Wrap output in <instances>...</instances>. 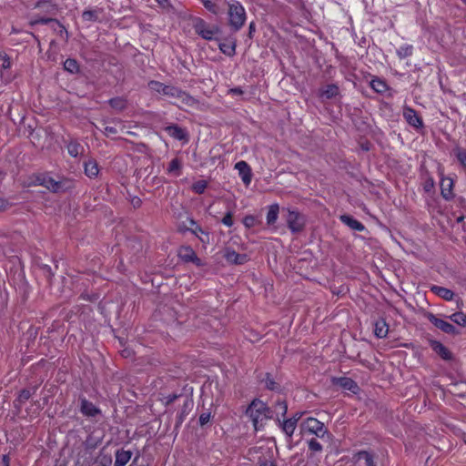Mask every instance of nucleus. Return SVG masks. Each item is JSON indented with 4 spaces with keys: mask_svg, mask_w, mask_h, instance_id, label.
Instances as JSON below:
<instances>
[{
    "mask_svg": "<svg viewBox=\"0 0 466 466\" xmlns=\"http://www.w3.org/2000/svg\"><path fill=\"white\" fill-rule=\"evenodd\" d=\"M246 413L252 420L256 431L259 430L263 422L269 418V410L267 405L259 400H253L247 409Z\"/></svg>",
    "mask_w": 466,
    "mask_h": 466,
    "instance_id": "1",
    "label": "nucleus"
},
{
    "mask_svg": "<svg viewBox=\"0 0 466 466\" xmlns=\"http://www.w3.org/2000/svg\"><path fill=\"white\" fill-rule=\"evenodd\" d=\"M300 432L302 435H315L316 437L323 438L328 431L321 421L309 417L301 422Z\"/></svg>",
    "mask_w": 466,
    "mask_h": 466,
    "instance_id": "2",
    "label": "nucleus"
},
{
    "mask_svg": "<svg viewBox=\"0 0 466 466\" xmlns=\"http://www.w3.org/2000/svg\"><path fill=\"white\" fill-rule=\"evenodd\" d=\"M229 23L238 30L245 23L246 12L244 7L238 1H231L228 4Z\"/></svg>",
    "mask_w": 466,
    "mask_h": 466,
    "instance_id": "3",
    "label": "nucleus"
},
{
    "mask_svg": "<svg viewBox=\"0 0 466 466\" xmlns=\"http://www.w3.org/2000/svg\"><path fill=\"white\" fill-rule=\"evenodd\" d=\"M36 184L44 186L52 192H62L71 187V181L63 179L56 181L54 178L47 176H39L36 177Z\"/></svg>",
    "mask_w": 466,
    "mask_h": 466,
    "instance_id": "4",
    "label": "nucleus"
},
{
    "mask_svg": "<svg viewBox=\"0 0 466 466\" xmlns=\"http://www.w3.org/2000/svg\"><path fill=\"white\" fill-rule=\"evenodd\" d=\"M285 218L289 228L293 233L300 232L305 226L304 217L296 210L287 209Z\"/></svg>",
    "mask_w": 466,
    "mask_h": 466,
    "instance_id": "5",
    "label": "nucleus"
},
{
    "mask_svg": "<svg viewBox=\"0 0 466 466\" xmlns=\"http://www.w3.org/2000/svg\"><path fill=\"white\" fill-rule=\"evenodd\" d=\"M262 455L258 457L259 466H277L274 461L276 446L273 442L268 441L265 445L258 447Z\"/></svg>",
    "mask_w": 466,
    "mask_h": 466,
    "instance_id": "6",
    "label": "nucleus"
},
{
    "mask_svg": "<svg viewBox=\"0 0 466 466\" xmlns=\"http://www.w3.org/2000/svg\"><path fill=\"white\" fill-rule=\"evenodd\" d=\"M427 319L431 323H432L436 328L440 329L441 331L451 334V335H457L459 334V331L457 329L451 324L450 322L446 321L445 319H440L436 317L432 313H429L427 315Z\"/></svg>",
    "mask_w": 466,
    "mask_h": 466,
    "instance_id": "7",
    "label": "nucleus"
},
{
    "mask_svg": "<svg viewBox=\"0 0 466 466\" xmlns=\"http://www.w3.org/2000/svg\"><path fill=\"white\" fill-rule=\"evenodd\" d=\"M162 94L169 97L177 98L185 105L191 106L195 102L193 97L172 86H167Z\"/></svg>",
    "mask_w": 466,
    "mask_h": 466,
    "instance_id": "8",
    "label": "nucleus"
},
{
    "mask_svg": "<svg viewBox=\"0 0 466 466\" xmlns=\"http://www.w3.org/2000/svg\"><path fill=\"white\" fill-rule=\"evenodd\" d=\"M177 256L186 263L192 262L198 267L202 266L201 260L190 246H181L177 250Z\"/></svg>",
    "mask_w": 466,
    "mask_h": 466,
    "instance_id": "9",
    "label": "nucleus"
},
{
    "mask_svg": "<svg viewBox=\"0 0 466 466\" xmlns=\"http://www.w3.org/2000/svg\"><path fill=\"white\" fill-rule=\"evenodd\" d=\"M186 223L188 226H190V228H187L185 225V227H181V230H189L192 234H194L203 243H207L208 241V235L204 232V230L199 226L197 225L195 220H193L190 218H187Z\"/></svg>",
    "mask_w": 466,
    "mask_h": 466,
    "instance_id": "10",
    "label": "nucleus"
},
{
    "mask_svg": "<svg viewBox=\"0 0 466 466\" xmlns=\"http://www.w3.org/2000/svg\"><path fill=\"white\" fill-rule=\"evenodd\" d=\"M235 169L238 170L239 177L243 183L248 187L252 180L251 168L245 161H238L235 165Z\"/></svg>",
    "mask_w": 466,
    "mask_h": 466,
    "instance_id": "11",
    "label": "nucleus"
},
{
    "mask_svg": "<svg viewBox=\"0 0 466 466\" xmlns=\"http://www.w3.org/2000/svg\"><path fill=\"white\" fill-rule=\"evenodd\" d=\"M224 258L230 264L242 265L248 261L246 254H238L231 248H226L224 251Z\"/></svg>",
    "mask_w": 466,
    "mask_h": 466,
    "instance_id": "12",
    "label": "nucleus"
},
{
    "mask_svg": "<svg viewBox=\"0 0 466 466\" xmlns=\"http://www.w3.org/2000/svg\"><path fill=\"white\" fill-rule=\"evenodd\" d=\"M403 116L413 127L420 128L423 126L421 118L418 116L417 112L410 107H404Z\"/></svg>",
    "mask_w": 466,
    "mask_h": 466,
    "instance_id": "13",
    "label": "nucleus"
},
{
    "mask_svg": "<svg viewBox=\"0 0 466 466\" xmlns=\"http://www.w3.org/2000/svg\"><path fill=\"white\" fill-rule=\"evenodd\" d=\"M453 185H454V182L451 177L441 176V196L447 200L452 198V197H453V192H452Z\"/></svg>",
    "mask_w": 466,
    "mask_h": 466,
    "instance_id": "14",
    "label": "nucleus"
},
{
    "mask_svg": "<svg viewBox=\"0 0 466 466\" xmlns=\"http://www.w3.org/2000/svg\"><path fill=\"white\" fill-rule=\"evenodd\" d=\"M332 382L333 384L338 385L340 388L350 390L353 393H356L359 389L355 381L347 377L333 378Z\"/></svg>",
    "mask_w": 466,
    "mask_h": 466,
    "instance_id": "15",
    "label": "nucleus"
},
{
    "mask_svg": "<svg viewBox=\"0 0 466 466\" xmlns=\"http://www.w3.org/2000/svg\"><path fill=\"white\" fill-rule=\"evenodd\" d=\"M80 410L86 417H96L101 412L96 405L85 399L81 400Z\"/></svg>",
    "mask_w": 466,
    "mask_h": 466,
    "instance_id": "16",
    "label": "nucleus"
},
{
    "mask_svg": "<svg viewBox=\"0 0 466 466\" xmlns=\"http://www.w3.org/2000/svg\"><path fill=\"white\" fill-rule=\"evenodd\" d=\"M431 290L435 295L439 296L440 298H441L447 301H451L453 299V297H454L453 291H451V289H449L447 288L441 287V286H432L431 288Z\"/></svg>",
    "mask_w": 466,
    "mask_h": 466,
    "instance_id": "17",
    "label": "nucleus"
},
{
    "mask_svg": "<svg viewBox=\"0 0 466 466\" xmlns=\"http://www.w3.org/2000/svg\"><path fill=\"white\" fill-rule=\"evenodd\" d=\"M196 30L204 39L207 40L212 39L215 35V31L206 26L205 23L202 20H200L196 25Z\"/></svg>",
    "mask_w": 466,
    "mask_h": 466,
    "instance_id": "18",
    "label": "nucleus"
},
{
    "mask_svg": "<svg viewBox=\"0 0 466 466\" xmlns=\"http://www.w3.org/2000/svg\"><path fill=\"white\" fill-rule=\"evenodd\" d=\"M132 453L129 451L119 450L116 452L114 466H125L131 459Z\"/></svg>",
    "mask_w": 466,
    "mask_h": 466,
    "instance_id": "19",
    "label": "nucleus"
},
{
    "mask_svg": "<svg viewBox=\"0 0 466 466\" xmlns=\"http://www.w3.org/2000/svg\"><path fill=\"white\" fill-rule=\"evenodd\" d=\"M340 220L347 226H349L351 229L357 230V231H363L365 229V227L357 219L353 218L350 216L348 215H342L340 217Z\"/></svg>",
    "mask_w": 466,
    "mask_h": 466,
    "instance_id": "20",
    "label": "nucleus"
},
{
    "mask_svg": "<svg viewBox=\"0 0 466 466\" xmlns=\"http://www.w3.org/2000/svg\"><path fill=\"white\" fill-rule=\"evenodd\" d=\"M84 167L85 174L90 178L96 177L99 173L98 165L96 161L93 159L86 161L84 164Z\"/></svg>",
    "mask_w": 466,
    "mask_h": 466,
    "instance_id": "21",
    "label": "nucleus"
},
{
    "mask_svg": "<svg viewBox=\"0 0 466 466\" xmlns=\"http://www.w3.org/2000/svg\"><path fill=\"white\" fill-rule=\"evenodd\" d=\"M354 458L358 463H361L363 461L364 466H376L373 461L372 455L368 451H360Z\"/></svg>",
    "mask_w": 466,
    "mask_h": 466,
    "instance_id": "22",
    "label": "nucleus"
},
{
    "mask_svg": "<svg viewBox=\"0 0 466 466\" xmlns=\"http://www.w3.org/2000/svg\"><path fill=\"white\" fill-rule=\"evenodd\" d=\"M167 131L168 135L170 137H174L175 139L184 140L187 138L186 131L177 126L167 127Z\"/></svg>",
    "mask_w": 466,
    "mask_h": 466,
    "instance_id": "23",
    "label": "nucleus"
},
{
    "mask_svg": "<svg viewBox=\"0 0 466 466\" xmlns=\"http://www.w3.org/2000/svg\"><path fill=\"white\" fill-rule=\"evenodd\" d=\"M182 162L178 158H174L170 161L167 172L169 175L178 177L181 173Z\"/></svg>",
    "mask_w": 466,
    "mask_h": 466,
    "instance_id": "24",
    "label": "nucleus"
},
{
    "mask_svg": "<svg viewBox=\"0 0 466 466\" xmlns=\"http://www.w3.org/2000/svg\"><path fill=\"white\" fill-rule=\"evenodd\" d=\"M297 421L298 418H291L283 421L282 430L286 435L289 437L292 436L296 429Z\"/></svg>",
    "mask_w": 466,
    "mask_h": 466,
    "instance_id": "25",
    "label": "nucleus"
},
{
    "mask_svg": "<svg viewBox=\"0 0 466 466\" xmlns=\"http://www.w3.org/2000/svg\"><path fill=\"white\" fill-rule=\"evenodd\" d=\"M339 94V87L336 85H328L320 91V96L325 98L335 97Z\"/></svg>",
    "mask_w": 466,
    "mask_h": 466,
    "instance_id": "26",
    "label": "nucleus"
},
{
    "mask_svg": "<svg viewBox=\"0 0 466 466\" xmlns=\"http://www.w3.org/2000/svg\"><path fill=\"white\" fill-rule=\"evenodd\" d=\"M388 331V325L384 320H380L375 323L374 333L378 338H385Z\"/></svg>",
    "mask_w": 466,
    "mask_h": 466,
    "instance_id": "27",
    "label": "nucleus"
},
{
    "mask_svg": "<svg viewBox=\"0 0 466 466\" xmlns=\"http://www.w3.org/2000/svg\"><path fill=\"white\" fill-rule=\"evenodd\" d=\"M279 207L278 204H273L269 207L267 214V223L268 225L274 224L279 217Z\"/></svg>",
    "mask_w": 466,
    "mask_h": 466,
    "instance_id": "28",
    "label": "nucleus"
},
{
    "mask_svg": "<svg viewBox=\"0 0 466 466\" xmlns=\"http://www.w3.org/2000/svg\"><path fill=\"white\" fill-rule=\"evenodd\" d=\"M432 348L435 352L441 355L444 360H448L451 358V353L448 349L442 345L441 342L434 341L432 343Z\"/></svg>",
    "mask_w": 466,
    "mask_h": 466,
    "instance_id": "29",
    "label": "nucleus"
},
{
    "mask_svg": "<svg viewBox=\"0 0 466 466\" xmlns=\"http://www.w3.org/2000/svg\"><path fill=\"white\" fill-rule=\"evenodd\" d=\"M447 318H449L453 323L461 327L466 326V315L461 311L455 312L448 316Z\"/></svg>",
    "mask_w": 466,
    "mask_h": 466,
    "instance_id": "30",
    "label": "nucleus"
},
{
    "mask_svg": "<svg viewBox=\"0 0 466 466\" xmlns=\"http://www.w3.org/2000/svg\"><path fill=\"white\" fill-rule=\"evenodd\" d=\"M109 105L116 111H122L127 107V100L123 97H115L109 100Z\"/></svg>",
    "mask_w": 466,
    "mask_h": 466,
    "instance_id": "31",
    "label": "nucleus"
},
{
    "mask_svg": "<svg viewBox=\"0 0 466 466\" xmlns=\"http://www.w3.org/2000/svg\"><path fill=\"white\" fill-rule=\"evenodd\" d=\"M82 150H83L82 146L77 142H70L67 145V151L71 157H77L78 155H80L82 153Z\"/></svg>",
    "mask_w": 466,
    "mask_h": 466,
    "instance_id": "32",
    "label": "nucleus"
},
{
    "mask_svg": "<svg viewBox=\"0 0 466 466\" xmlns=\"http://www.w3.org/2000/svg\"><path fill=\"white\" fill-rule=\"evenodd\" d=\"M219 49L227 56H233L235 54V43L228 41L219 44Z\"/></svg>",
    "mask_w": 466,
    "mask_h": 466,
    "instance_id": "33",
    "label": "nucleus"
},
{
    "mask_svg": "<svg viewBox=\"0 0 466 466\" xmlns=\"http://www.w3.org/2000/svg\"><path fill=\"white\" fill-rule=\"evenodd\" d=\"M413 46L410 45H403L397 49V55L400 58H405L412 55Z\"/></svg>",
    "mask_w": 466,
    "mask_h": 466,
    "instance_id": "34",
    "label": "nucleus"
},
{
    "mask_svg": "<svg viewBox=\"0 0 466 466\" xmlns=\"http://www.w3.org/2000/svg\"><path fill=\"white\" fill-rule=\"evenodd\" d=\"M207 10L212 14H218L220 9L215 0H200Z\"/></svg>",
    "mask_w": 466,
    "mask_h": 466,
    "instance_id": "35",
    "label": "nucleus"
},
{
    "mask_svg": "<svg viewBox=\"0 0 466 466\" xmlns=\"http://www.w3.org/2000/svg\"><path fill=\"white\" fill-rule=\"evenodd\" d=\"M370 86L378 93H383L387 89V85L385 82L379 78L372 79L370 82Z\"/></svg>",
    "mask_w": 466,
    "mask_h": 466,
    "instance_id": "36",
    "label": "nucleus"
},
{
    "mask_svg": "<svg viewBox=\"0 0 466 466\" xmlns=\"http://www.w3.org/2000/svg\"><path fill=\"white\" fill-rule=\"evenodd\" d=\"M64 68L70 73H76L78 71L77 62L75 59L68 58L64 63Z\"/></svg>",
    "mask_w": 466,
    "mask_h": 466,
    "instance_id": "37",
    "label": "nucleus"
},
{
    "mask_svg": "<svg viewBox=\"0 0 466 466\" xmlns=\"http://www.w3.org/2000/svg\"><path fill=\"white\" fill-rule=\"evenodd\" d=\"M455 155L461 165L466 168V150L463 148H456Z\"/></svg>",
    "mask_w": 466,
    "mask_h": 466,
    "instance_id": "38",
    "label": "nucleus"
},
{
    "mask_svg": "<svg viewBox=\"0 0 466 466\" xmlns=\"http://www.w3.org/2000/svg\"><path fill=\"white\" fill-rule=\"evenodd\" d=\"M166 85L160 83V82H157V81H151L148 83V87L152 90V91H155L157 93H159V94H162L163 91L165 90L166 88Z\"/></svg>",
    "mask_w": 466,
    "mask_h": 466,
    "instance_id": "39",
    "label": "nucleus"
},
{
    "mask_svg": "<svg viewBox=\"0 0 466 466\" xmlns=\"http://www.w3.org/2000/svg\"><path fill=\"white\" fill-rule=\"evenodd\" d=\"M308 445L311 451L319 452L322 451V445L316 439L309 440Z\"/></svg>",
    "mask_w": 466,
    "mask_h": 466,
    "instance_id": "40",
    "label": "nucleus"
},
{
    "mask_svg": "<svg viewBox=\"0 0 466 466\" xmlns=\"http://www.w3.org/2000/svg\"><path fill=\"white\" fill-rule=\"evenodd\" d=\"M193 190L196 192V193H198V194H201L204 192V190L206 189L207 187V183L203 180L201 181H198L196 182L194 185H193Z\"/></svg>",
    "mask_w": 466,
    "mask_h": 466,
    "instance_id": "41",
    "label": "nucleus"
},
{
    "mask_svg": "<svg viewBox=\"0 0 466 466\" xmlns=\"http://www.w3.org/2000/svg\"><path fill=\"white\" fill-rule=\"evenodd\" d=\"M177 398V396L176 394H169L162 397L161 401L163 402L164 405L167 406L170 403H172Z\"/></svg>",
    "mask_w": 466,
    "mask_h": 466,
    "instance_id": "42",
    "label": "nucleus"
},
{
    "mask_svg": "<svg viewBox=\"0 0 466 466\" xmlns=\"http://www.w3.org/2000/svg\"><path fill=\"white\" fill-rule=\"evenodd\" d=\"M434 187V180L431 177H429L425 180L423 184V188L427 192H431Z\"/></svg>",
    "mask_w": 466,
    "mask_h": 466,
    "instance_id": "43",
    "label": "nucleus"
},
{
    "mask_svg": "<svg viewBox=\"0 0 466 466\" xmlns=\"http://www.w3.org/2000/svg\"><path fill=\"white\" fill-rule=\"evenodd\" d=\"M255 221H256V219H255V218L253 216H247L243 219V224L247 228H252L255 225Z\"/></svg>",
    "mask_w": 466,
    "mask_h": 466,
    "instance_id": "44",
    "label": "nucleus"
},
{
    "mask_svg": "<svg viewBox=\"0 0 466 466\" xmlns=\"http://www.w3.org/2000/svg\"><path fill=\"white\" fill-rule=\"evenodd\" d=\"M211 415L209 412H204L199 416V423L201 426L206 425L210 420Z\"/></svg>",
    "mask_w": 466,
    "mask_h": 466,
    "instance_id": "45",
    "label": "nucleus"
},
{
    "mask_svg": "<svg viewBox=\"0 0 466 466\" xmlns=\"http://www.w3.org/2000/svg\"><path fill=\"white\" fill-rule=\"evenodd\" d=\"M222 223L227 227H231L233 225L232 214L230 212L225 215L222 218Z\"/></svg>",
    "mask_w": 466,
    "mask_h": 466,
    "instance_id": "46",
    "label": "nucleus"
},
{
    "mask_svg": "<svg viewBox=\"0 0 466 466\" xmlns=\"http://www.w3.org/2000/svg\"><path fill=\"white\" fill-rule=\"evenodd\" d=\"M104 132H105V135L108 137V136L116 134L117 130L114 127H106Z\"/></svg>",
    "mask_w": 466,
    "mask_h": 466,
    "instance_id": "47",
    "label": "nucleus"
},
{
    "mask_svg": "<svg viewBox=\"0 0 466 466\" xmlns=\"http://www.w3.org/2000/svg\"><path fill=\"white\" fill-rule=\"evenodd\" d=\"M94 16H95V14L93 11H85L83 13V18L85 20H92L94 18Z\"/></svg>",
    "mask_w": 466,
    "mask_h": 466,
    "instance_id": "48",
    "label": "nucleus"
},
{
    "mask_svg": "<svg viewBox=\"0 0 466 466\" xmlns=\"http://www.w3.org/2000/svg\"><path fill=\"white\" fill-rule=\"evenodd\" d=\"M7 205V202L0 198V211L5 209Z\"/></svg>",
    "mask_w": 466,
    "mask_h": 466,
    "instance_id": "49",
    "label": "nucleus"
},
{
    "mask_svg": "<svg viewBox=\"0 0 466 466\" xmlns=\"http://www.w3.org/2000/svg\"><path fill=\"white\" fill-rule=\"evenodd\" d=\"M2 66H3L4 68H8V67H10V61H9V59H8V58H5V61H4L3 65H2Z\"/></svg>",
    "mask_w": 466,
    "mask_h": 466,
    "instance_id": "50",
    "label": "nucleus"
},
{
    "mask_svg": "<svg viewBox=\"0 0 466 466\" xmlns=\"http://www.w3.org/2000/svg\"><path fill=\"white\" fill-rule=\"evenodd\" d=\"M3 463H4V466H9V458H8V456L5 455L3 457Z\"/></svg>",
    "mask_w": 466,
    "mask_h": 466,
    "instance_id": "51",
    "label": "nucleus"
},
{
    "mask_svg": "<svg viewBox=\"0 0 466 466\" xmlns=\"http://www.w3.org/2000/svg\"><path fill=\"white\" fill-rule=\"evenodd\" d=\"M279 410L285 413L287 411V406L285 404H279Z\"/></svg>",
    "mask_w": 466,
    "mask_h": 466,
    "instance_id": "52",
    "label": "nucleus"
},
{
    "mask_svg": "<svg viewBox=\"0 0 466 466\" xmlns=\"http://www.w3.org/2000/svg\"><path fill=\"white\" fill-rule=\"evenodd\" d=\"M139 203H140V199L139 198H137V200L133 201L134 205H139Z\"/></svg>",
    "mask_w": 466,
    "mask_h": 466,
    "instance_id": "53",
    "label": "nucleus"
},
{
    "mask_svg": "<svg viewBox=\"0 0 466 466\" xmlns=\"http://www.w3.org/2000/svg\"><path fill=\"white\" fill-rule=\"evenodd\" d=\"M123 354L125 355V357H128L129 356V353L126 350L123 351Z\"/></svg>",
    "mask_w": 466,
    "mask_h": 466,
    "instance_id": "54",
    "label": "nucleus"
},
{
    "mask_svg": "<svg viewBox=\"0 0 466 466\" xmlns=\"http://www.w3.org/2000/svg\"><path fill=\"white\" fill-rule=\"evenodd\" d=\"M22 397H25V398H27L28 397V393L26 392H23V394L21 395Z\"/></svg>",
    "mask_w": 466,
    "mask_h": 466,
    "instance_id": "55",
    "label": "nucleus"
},
{
    "mask_svg": "<svg viewBox=\"0 0 466 466\" xmlns=\"http://www.w3.org/2000/svg\"><path fill=\"white\" fill-rule=\"evenodd\" d=\"M462 219H463V217H459V218H457V221H458V222H461V221H462Z\"/></svg>",
    "mask_w": 466,
    "mask_h": 466,
    "instance_id": "56",
    "label": "nucleus"
},
{
    "mask_svg": "<svg viewBox=\"0 0 466 466\" xmlns=\"http://www.w3.org/2000/svg\"><path fill=\"white\" fill-rule=\"evenodd\" d=\"M159 4H164L166 0H157Z\"/></svg>",
    "mask_w": 466,
    "mask_h": 466,
    "instance_id": "57",
    "label": "nucleus"
},
{
    "mask_svg": "<svg viewBox=\"0 0 466 466\" xmlns=\"http://www.w3.org/2000/svg\"><path fill=\"white\" fill-rule=\"evenodd\" d=\"M253 26H254V25H253V24L251 23V24L249 25V28H250V30H253Z\"/></svg>",
    "mask_w": 466,
    "mask_h": 466,
    "instance_id": "58",
    "label": "nucleus"
},
{
    "mask_svg": "<svg viewBox=\"0 0 466 466\" xmlns=\"http://www.w3.org/2000/svg\"><path fill=\"white\" fill-rule=\"evenodd\" d=\"M466 4V0H462Z\"/></svg>",
    "mask_w": 466,
    "mask_h": 466,
    "instance_id": "59",
    "label": "nucleus"
}]
</instances>
